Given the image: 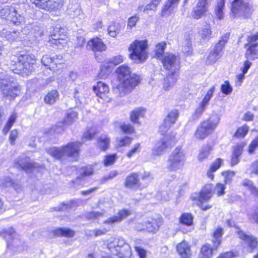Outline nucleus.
<instances>
[{"instance_id": "nucleus-1", "label": "nucleus", "mask_w": 258, "mask_h": 258, "mask_svg": "<svg viewBox=\"0 0 258 258\" xmlns=\"http://www.w3.org/2000/svg\"><path fill=\"white\" fill-rule=\"evenodd\" d=\"M119 84L113 86V91L118 96H123L131 93L139 84L140 77L136 74H131V71L126 64L118 67L116 71Z\"/></svg>"}, {"instance_id": "nucleus-2", "label": "nucleus", "mask_w": 258, "mask_h": 258, "mask_svg": "<svg viewBox=\"0 0 258 258\" xmlns=\"http://www.w3.org/2000/svg\"><path fill=\"white\" fill-rule=\"evenodd\" d=\"M26 4L22 3L20 4L19 7L5 6L0 10L1 18L5 19L10 22V24L15 26H20L24 24L25 18L24 12Z\"/></svg>"}, {"instance_id": "nucleus-3", "label": "nucleus", "mask_w": 258, "mask_h": 258, "mask_svg": "<svg viewBox=\"0 0 258 258\" xmlns=\"http://www.w3.org/2000/svg\"><path fill=\"white\" fill-rule=\"evenodd\" d=\"M82 143L80 142H73L60 148L50 147L45 149L46 152L53 158L61 160L68 157L77 156Z\"/></svg>"}, {"instance_id": "nucleus-4", "label": "nucleus", "mask_w": 258, "mask_h": 258, "mask_svg": "<svg viewBox=\"0 0 258 258\" xmlns=\"http://www.w3.org/2000/svg\"><path fill=\"white\" fill-rule=\"evenodd\" d=\"M107 248L112 254L119 258H130L132 256L131 247L122 238H110Z\"/></svg>"}, {"instance_id": "nucleus-5", "label": "nucleus", "mask_w": 258, "mask_h": 258, "mask_svg": "<svg viewBox=\"0 0 258 258\" xmlns=\"http://www.w3.org/2000/svg\"><path fill=\"white\" fill-rule=\"evenodd\" d=\"M219 121L220 117L218 115L212 114L208 120L201 123L195 133L196 137L201 140L205 139L214 131Z\"/></svg>"}, {"instance_id": "nucleus-6", "label": "nucleus", "mask_w": 258, "mask_h": 258, "mask_svg": "<svg viewBox=\"0 0 258 258\" xmlns=\"http://www.w3.org/2000/svg\"><path fill=\"white\" fill-rule=\"evenodd\" d=\"M185 156L181 147H177L169 156L167 161V168L169 171H175L182 168Z\"/></svg>"}, {"instance_id": "nucleus-7", "label": "nucleus", "mask_w": 258, "mask_h": 258, "mask_svg": "<svg viewBox=\"0 0 258 258\" xmlns=\"http://www.w3.org/2000/svg\"><path fill=\"white\" fill-rule=\"evenodd\" d=\"M147 40H135L130 44L128 48L129 51L132 52L130 54L131 58L140 62L144 61L147 58Z\"/></svg>"}, {"instance_id": "nucleus-8", "label": "nucleus", "mask_w": 258, "mask_h": 258, "mask_svg": "<svg viewBox=\"0 0 258 258\" xmlns=\"http://www.w3.org/2000/svg\"><path fill=\"white\" fill-rule=\"evenodd\" d=\"M230 33L227 32L222 35L219 41L215 44L207 57V63L215 62L222 56V50L227 43L230 37Z\"/></svg>"}, {"instance_id": "nucleus-9", "label": "nucleus", "mask_w": 258, "mask_h": 258, "mask_svg": "<svg viewBox=\"0 0 258 258\" xmlns=\"http://www.w3.org/2000/svg\"><path fill=\"white\" fill-rule=\"evenodd\" d=\"M2 235L7 240V247L9 248H15L18 250L23 249L24 242L21 240L20 236L16 233L13 228L10 227L5 230Z\"/></svg>"}, {"instance_id": "nucleus-10", "label": "nucleus", "mask_w": 258, "mask_h": 258, "mask_svg": "<svg viewBox=\"0 0 258 258\" xmlns=\"http://www.w3.org/2000/svg\"><path fill=\"white\" fill-rule=\"evenodd\" d=\"M17 60L23 66V71L31 73L35 70L36 57L30 51H21L18 56Z\"/></svg>"}, {"instance_id": "nucleus-11", "label": "nucleus", "mask_w": 258, "mask_h": 258, "mask_svg": "<svg viewBox=\"0 0 258 258\" xmlns=\"http://www.w3.org/2000/svg\"><path fill=\"white\" fill-rule=\"evenodd\" d=\"M0 88L4 97L10 100L14 99L20 92L19 86L13 81H7L3 80V82H1Z\"/></svg>"}, {"instance_id": "nucleus-12", "label": "nucleus", "mask_w": 258, "mask_h": 258, "mask_svg": "<svg viewBox=\"0 0 258 258\" xmlns=\"http://www.w3.org/2000/svg\"><path fill=\"white\" fill-rule=\"evenodd\" d=\"M231 11L233 17L242 16L246 18L251 13V9L243 0H234L232 3Z\"/></svg>"}, {"instance_id": "nucleus-13", "label": "nucleus", "mask_w": 258, "mask_h": 258, "mask_svg": "<svg viewBox=\"0 0 258 258\" xmlns=\"http://www.w3.org/2000/svg\"><path fill=\"white\" fill-rule=\"evenodd\" d=\"M159 60L161 61L164 68L169 72H177L179 69V59L176 55L172 53L167 52Z\"/></svg>"}, {"instance_id": "nucleus-14", "label": "nucleus", "mask_w": 258, "mask_h": 258, "mask_svg": "<svg viewBox=\"0 0 258 258\" xmlns=\"http://www.w3.org/2000/svg\"><path fill=\"white\" fill-rule=\"evenodd\" d=\"M77 118V113L72 110H69L63 121L58 122L51 128V132L59 134L64 130L65 126L71 125Z\"/></svg>"}, {"instance_id": "nucleus-15", "label": "nucleus", "mask_w": 258, "mask_h": 258, "mask_svg": "<svg viewBox=\"0 0 258 258\" xmlns=\"http://www.w3.org/2000/svg\"><path fill=\"white\" fill-rule=\"evenodd\" d=\"M178 116V112L174 110L169 113L162 124L159 126V132L161 135H164L173 124Z\"/></svg>"}, {"instance_id": "nucleus-16", "label": "nucleus", "mask_w": 258, "mask_h": 258, "mask_svg": "<svg viewBox=\"0 0 258 258\" xmlns=\"http://www.w3.org/2000/svg\"><path fill=\"white\" fill-rule=\"evenodd\" d=\"M213 185L207 184L203 187L200 193H195L192 196L194 200H198L200 203L208 201L212 196Z\"/></svg>"}, {"instance_id": "nucleus-17", "label": "nucleus", "mask_w": 258, "mask_h": 258, "mask_svg": "<svg viewBox=\"0 0 258 258\" xmlns=\"http://www.w3.org/2000/svg\"><path fill=\"white\" fill-rule=\"evenodd\" d=\"M146 224V231L150 233H156L159 229L162 224L161 217L157 218L149 217L145 221Z\"/></svg>"}, {"instance_id": "nucleus-18", "label": "nucleus", "mask_w": 258, "mask_h": 258, "mask_svg": "<svg viewBox=\"0 0 258 258\" xmlns=\"http://www.w3.org/2000/svg\"><path fill=\"white\" fill-rule=\"evenodd\" d=\"M209 0H199L196 6L193 9L192 17L199 19L205 15L208 11Z\"/></svg>"}, {"instance_id": "nucleus-19", "label": "nucleus", "mask_w": 258, "mask_h": 258, "mask_svg": "<svg viewBox=\"0 0 258 258\" xmlns=\"http://www.w3.org/2000/svg\"><path fill=\"white\" fill-rule=\"evenodd\" d=\"M170 143L168 142V136L164 137L158 142L153 149V154L156 156L161 155L165 151Z\"/></svg>"}, {"instance_id": "nucleus-20", "label": "nucleus", "mask_w": 258, "mask_h": 258, "mask_svg": "<svg viewBox=\"0 0 258 258\" xmlns=\"http://www.w3.org/2000/svg\"><path fill=\"white\" fill-rule=\"evenodd\" d=\"M67 13L72 19H75L78 17H80L81 19L83 16L80 6L77 3L74 4L70 3L68 6Z\"/></svg>"}, {"instance_id": "nucleus-21", "label": "nucleus", "mask_w": 258, "mask_h": 258, "mask_svg": "<svg viewBox=\"0 0 258 258\" xmlns=\"http://www.w3.org/2000/svg\"><path fill=\"white\" fill-rule=\"evenodd\" d=\"M15 166L18 168H21L22 170L25 171L27 173H29L36 168L35 164L30 161L29 158H23L19 159Z\"/></svg>"}, {"instance_id": "nucleus-22", "label": "nucleus", "mask_w": 258, "mask_h": 258, "mask_svg": "<svg viewBox=\"0 0 258 258\" xmlns=\"http://www.w3.org/2000/svg\"><path fill=\"white\" fill-rule=\"evenodd\" d=\"M176 250L182 258H190L191 251L190 246L187 242L183 240L176 245Z\"/></svg>"}, {"instance_id": "nucleus-23", "label": "nucleus", "mask_w": 258, "mask_h": 258, "mask_svg": "<svg viewBox=\"0 0 258 258\" xmlns=\"http://www.w3.org/2000/svg\"><path fill=\"white\" fill-rule=\"evenodd\" d=\"M131 214V211L126 209H122L120 210L117 215L113 216L107 219L104 223L113 224L115 223L120 222Z\"/></svg>"}, {"instance_id": "nucleus-24", "label": "nucleus", "mask_w": 258, "mask_h": 258, "mask_svg": "<svg viewBox=\"0 0 258 258\" xmlns=\"http://www.w3.org/2000/svg\"><path fill=\"white\" fill-rule=\"evenodd\" d=\"M248 46L245 53V57L247 59L254 60L258 58V43H246L245 47Z\"/></svg>"}, {"instance_id": "nucleus-25", "label": "nucleus", "mask_w": 258, "mask_h": 258, "mask_svg": "<svg viewBox=\"0 0 258 258\" xmlns=\"http://www.w3.org/2000/svg\"><path fill=\"white\" fill-rule=\"evenodd\" d=\"M87 47L93 51H102L105 50L106 46L102 40L95 38L90 40L87 43Z\"/></svg>"}, {"instance_id": "nucleus-26", "label": "nucleus", "mask_w": 258, "mask_h": 258, "mask_svg": "<svg viewBox=\"0 0 258 258\" xmlns=\"http://www.w3.org/2000/svg\"><path fill=\"white\" fill-rule=\"evenodd\" d=\"M96 95L100 98L104 99L106 97V94L109 92L108 86L102 82H97L93 88Z\"/></svg>"}, {"instance_id": "nucleus-27", "label": "nucleus", "mask_w": 258, "mask_h": 258, "mask_svg": "<svg viewBox=\"0 0 258 258\" xmlns=\"http://www.w3.org/2000/svg\"><path fill=\"white\" fill-rule=\"evenodd\" d=\"M238 236L240 239L245 241L249 247L252 249L256 247L258 241L257 239L252 235H248L242 231H239L238 232Z\"/></svg>"}, {"instance_id": "nucleus-28", "label": "nucleus", "mask_w": 258, "mask_h": 258, "mask_svg": "<svg viewBox=\"0 0 258 258\" xmlns=\"http://www.w3.org/2000/svg\"><path fill=\"white\" fill-rule=\"evenodd\" d=\"M140 186L139 175L137 173H132L127 176L125 181V186L128 188H133Z\"/></svg>"}, {"instance_id": "nucleus-29", "label": "nucleus", "mask_w": 258, "mask_h": 258, "mask_svg": "<svg viewBox=\"0 0 258 258\" xmlns=\"http://www.w3.org/2000/svg\"><path fill=\"white\" fill-rule=\"evenodd\" d=\"M177 80V72H169L166 77L164 79L163 88L164 90H169L170 87L176 83Z\"/></svg>"}, {"instance_id": "nucleus-30", "label": "nucleus", "mask_w": 258, "mask_h": 258, "mask_svg": "<svg viewBox=\"0 0 258 258\" xmlns=\"http://www.w3.org/2000/svg\"><path fill=\"white\" fill-rule=\"evenodd\" d=\"M63 0H46L43 10L52 11L58 10L62 6Z\"/></svg>"}, {"instance_id": "nucleus-31", "label": "nucleus", "mask_w": 258, "mask_h": 258, "mask_svg": "<svg viewBox=\"0 0 258 258\" xmlns=\"http://www.w3.org/2000/svg\"><path fill=\"white\" fill-rule=\"evenodd\" d=\"M216 249L214 245L212 247L210 244L206 243L201 247L198 258H211L213 251Z\"/></svg>"}, {"instance_id": "nucleus-32", "label": "nucleus", "mask_w": 258, "mask_h": 258, "mask_svg": "<svg viewBox=\"0 0 258 258\" xmlns=\"http://www.w3.org/2000/svg\"><path fill=\"white\" fill-rule=\"evenodd\" d=\"M58 29V28H56V29L54 30V32L50 36L49 41L52 45L60 47L62 46V42L63 41V38L61 37V35Z\"/></svg>"}, {"instance_id": "nucleus-33", "label": "nucleus", "mask_w": 258, "mask_h": 258, "mask_svg": "<svg viewBox=\"0 0 258 258\" xmlns=\"http://www.w3.org/2000/svg\"><path fill=\"white\" fill-rule=\"evenodd\" d=\"M121 30V25L118 22H112L108 27V34L112 37H115L120 33Z\"/></svg>"}, {"instance_id": "nucleus-34", "label": "nucleus", "mask_w": 258, "mask_h": 258, "mask_svg": "<svg viewBox=\"0 0 258 258\" xmlns=\"http://www.w3.org/2000/svg\"><path fill=\"white\" fill-rule=\"evenodd\" d=\"M79 205V200H72L66 203H63L59 206L54 208L55 211H63L68 209L77 207Z\"/></svg>"}, {"instance_id": "nucleus-35", "label": "nucleus", "mask_w": 258, "mask_h": 258, "mask_svg": "<svg viewBox=\"0 0 258 258\" xmlns=\"http://www.w3.org/2000/svg\"><path fill=\"white\" fill-rule=\"evenodd\" d=\"M179 0H168L165 5L164 8L162 11V16H165L168 15L176 6Z\"/></svg>"}, {"instance_id": "nucleus-36", "label": "nucleus", "mask_w": 258, "mask_h": 258, "mask_svg": "<svg viewBox=\"0 0 258 258\" xmlns=\"http://www.w3.org/2000/svg\"><path fill=\"white\" fill-rule=\"evenodd\" d=\"M55 236H61L68 237H72L75 235L74 231L69 228H58L53 230Z\"/></svg>"}, {"instance_id": "nucleus-37", "label": "nucleus", "mask_w": 258, "mask_h": 258, "mask_svg": "<svg viewBox=\"0 0 258 258\" xmlns=\"http://www.w3.org/2000/svg\"><path fill=\"white\" fill-rule=\"evenodd\" d=\"M223 235V229L218 227L213 233L212 242L215 249H217L221 243V237Z\"/></svg>"}, {"instance_id": "nucleus-38", "label": "nucleus", "mask_w": 258, "mask_h": 258, "mask_svg": "<svg viewBox=\"0 0 258 258\" xmlns=\"http://www.w3.org/2000/svg\"><path fill=\"white\" fill-rule=\"evenodd\" d=\"M110 140L106 135H101L98 139L97 147L102 151H106L109 145Z\"/></svg>"}, {"instance_id": "nucleus-39", "label": "nucleus", "mask_w": 258, "mask_h": 258, "mask_svg": "<svg viewBox=\"0 0 258 258\" xmlns=\"http://www.w3.org/2000/svg\"><path fill=\"white\" fill-rule=\"evenodd\" d=\"M194 217L190 213H184L179 218V222L181 224L190 226L193 224Z\"/></svg>"}, {"instance_id": "nucleus-40", "label": "nucleus", "mask_w": 258, "mask_h": 258, "mask_svg": "<svg viewBox=\"0 0 258 258\" xmlns=\"http://www.w3.org/2000/svg\"><path fill=\"white\" fill-rule=\"evenodd\" d=\"M59 93L53 90L49 92L44 98V101L48 104H53L58 99Z\"/></svg>"}, {"instance_id": "nucleus-41", "label": "nucleus", "mask_w": 258, "mask_h": 258, "mask_svg": "<svg viewBox=\"0 0 258 258\" xmlns=\"http://www.w3.org/2000/svg\"><path fill=\"white\" fill-rule=\"evenodd\" d=\"M145 113V110L142 108H138L131 112L130 117L131 121L134 123H138L140 117H143Z\"/></svg>"}, {"instance_id": "nucleus-42", "label": "nucleus", "mask_w": 258, "mask_h": 258, "mask_svg": "<svg viewBox=\"0 0 258 258\" xmlns=\"http://www.w3.org/2000/svg\"><path fill=\"white\" fill-rule=\"evenodd\" d=\"M166 46V43L165 42H162L160 43H158L156 46V50H155V54L157 58L160 59L162 58L164 54V50Z\"/></svg>"}, {"instance_id": "nucleus-43", "label": "nucleus", "mask_w": 258, "mask_h": 258, "mask_svg": "<svg viewBox=\"0 0 258 258\" xmlns=\"http://www.w3.org/2000/svg\"><path fill=\"white\" fill-rule=\"evenodd\" d=\"M224 6L225 0L218 1L215 12L217 18L219 20H221L223 18L224 13L223 12V10Z\"/></svg>"}, {"instance_id": "nucleus-44", "label": "nucleus", "mask_w": 258, "mask_h": 258, "mask_svg": "<svg viewBox=\"0 0 258 258\" xmlns=\"http://www.w3.org/2000/svg\"><path fill=\"white\" fill-rule=\"evenodd\" d=\"M20 32L18 31H9L3 30L2 35H5V37L9 41H12L17 40L20 35Z\"/></svg>"}, {"instance_id": "nucleus-45", "label": "nucleus", "mask_w": 258, "mask_h": 258, "mask_svg": "<svg viewBox=\"0 0 258 258\" xmlns=\"http://www.w3.org/2000/svg\"><path fill=\"white\" fill-rule=\"evenodd\" d=\"M110 73V67L109 65L102 64L100 68V71L98 73V77L100 79L106 78Z\"/></svg>"}, {"instance_id": "nucleus-46", "label": "nucleus", "mask_w": 258, "mask_h": 258, "mask_svg": "<svg viewBox=\"0 0 258 258\" xmlns=\"http://www.w3.org/2000/svg\"><path fill=\"white\" fill-rule=\"evenodd\" d=\"M5 185L6 187L12 186L18 192L21 190L22 188V186L20 184L14 181L9 177L5 178Z\"/></svg>"}, {"instance_id": "nucleus-47", "label": "nucleus", "mask_w": 258, "mask_h": 258, "mask_svg": "<svg viewBox=\"0 0 258 258\" xmlns=\"http://www.w3.org/2000/svg\"><path fill=\"white\" fill-rule=\"evenodd\" d=\"M249 130V127L244 125L239 128H238L235 133L234 134V136L237 138H244L246 134H247Z\"/></svg>"}, {"instance_id": "nucleus-48", "label": "nucleus", "mask_w": 258, "mask_h": 258, "mask_svg": "<svg viewBox=\"0 0 258 258\" xmlns=\"http://www.w3.org/2000/svg\"><path fill=\"white\" fill-rule=\"evenodd\" d=\"M117 158L116 154H110L105 156L104 160V165L105 166L111 165L115 162Z\"/></svg>"}, {"instance_id": "nucleus-49", "label": "nucleus", "mask_w": 258, "mask_h": 258, "mask_svg": "<svg viewBox=\"0 0 258 258\" xmlns=\"http://www.w3.org/2000/svg\"><path fill=\"white\" fill-rule=\"evenodd\" d=\"M210 151V147L209 146L203 147L200 151L199 159L201 161L205 159L209 155Z\"/></svg>"}, {"instance_id": "nucleus-50", "label": "nucleus", "mask_w": 258, "mask_h": 258, "mask_svg": "<svg viewBox=\"0 0 258 258\" xmlns=\"http://www.w3.org/2000/svg\"><path fill=\"white\" fill-rule=\"evenodd\" d=\"M41 63L45 67H48L50 70H52V56L48 55H45L42 56Z\"/></svg>"}, {"instance_id": "nucleus-51", "label": "nucleus", "mask_w": 258, "mask_h": 258, "mask_svg": "<svg viewBox=\"0 0 258 258\" xmlns=\"http://www.w3.org/2000/svg\"><path fill=\"white\" fill-rule=\"evenodd\" d=\"M123 57L121 55H116L109 58L107 62L109 63L117 66L123 61Z\"/></svg>"}, {"instance_id": "nucleus-52", "label": "nucleus", "mask_w": 258, "mask_h": 258, "mask_svg": "<svg viewBox=\"0 0 258 258\" xmlns=\"http://www.w3.org/2000/svg\"><path fill=\"white\" fill-rule=\"evenodd\" d=\"M80 178H83L92 175L93 173V169L91 167H84L80 169Z\"/></svg>"}, {"instance_id": "nucleus-53", "label": "nucleus", "mask_w": 258, "mask_h": 258, "mask_svg": "<svg viewBox=\"0 0 258 258\" xmlns=\"http://www.w3.org/2000/svg\"><path fill=\"white\" fill-rule=\"evenodd\" d=\"M222 175L224 176L225 182L226 184L229 183L233 177L235 176V173L233 171L228 170L222 172Z\"/></svg>"}, {"instance_id": "nucleus-54", "label": "nucleus", "mask_w": 258, "mask_h": 258, "mask_svg": "<svg viewBox=\"0 0 258 258\" xmlns=\"http://www.w3.org/2000/svg\"><path fill=\"white\" fill-rule=\"evenodd\" d=\"M244 146L245 144L244 143H241L240 144H237L233 147L232 154L240 157L242 153L243 147Z\"/></svg>"}, {"instance_id": "nucleus-55", "label": "nucleus", "mask_w": 258, "mask_h": 258, "mask_svg": "<svg viewBox=\"0 0 258 258\" xmlns=\"http://www.w3.org/2000/svg\"><path fill=\"white\" fill-rule=\"evenodd\" d=\"M118 175V172L116 170H112L108 173L104 175L101 179L102 183H104L106 181L112 179Z\"/></svg>"}, {"instance_id": "nucleus-56", "label": "nucleus", "mask_w": 258, "mask_h": 258, "mask_svg": "<svg viewBox=\"0 0 258 258\" xmlns=\"http://www.w3.org/2000/svg\"><path fill=\"white\" fill-rule=\"evenodd\" d=\"M221 91L225 95H228L231 93L232 88L228 81H225L224 84L221 85Z\"/></svg>"}, {"instance_id": "nucleus-57", "label": "nucleus", "mask_w": 258, "mask_h": 258, "mask_svg": "<svg viewBox=\"0 0 258 258\" xmlns=\"http://www.w3.org/2000/svg\"><path fill=\"white\" fill-rule=\"evenodd\" d=\"M52 69H54L55 68H57V64H60L63 63L62 60V56L60 54L59 55H54L52 56Z\"/></svg>"}, {"instance_id": "nucleus-58", "label": "nucleus", "mask_w": 258, "mask_h": 258, "mask_svg": "<svg viewBox=\"0 0 258 258\" xmlns=\"http://www.w3.org/2000/svg\"><path fill=\"white\" fill-rule=\"evenodd\" d=\"M225 185L220 183H217L215 187L214 192L216 193L218 196H221L225 194Z\"/></svg>"}, {"instance_id": "nucleus-59", "label": "nucleus", "mask_w": 258, "mask_h": 258, "mask_svg": "<svg viewBox=\"0 0 258 258\" xmlns=\"http://www.w3.org/2000/svg\"><path fill=\"white\" fill-rule=\"evenodd\" d=\"M161 1V0H151V3L146 5L145 7L144 12L148 10H155Z\"/></svg>"}, {"instance_id": "nucleus-60", "label": "nucleus", "mask_w": 258, "mask_h": 258, "mask_svg": "<svg viewBox=\"0 0 258 258\" xmlns=\"http://www.w3.org/2000/svg\"><path fill=\"white\" fill-rule=\"evenodd\" d=\"M258 148V136L252 141L248 147V152L250 154L254 153L255 149Z\"/></svg>"}, {"instance_id": "nucleus-61", "label": "nucleus", "mask_w": 258, "mask_h": 258, "mask_svg": "<svg viewBox=\"0 0 258 258\" xmlns=\"http://www.w3.org/2000/svg\"><path fill=\"white\" fill-rule=\"evenodd\" d=\"M96 135V131L94 128L88 129L83 135V139L86 140H91Z\"/></svg>"}, {"instance_id": "nucleus-62", "label": "nucleus", "mask_w": 258, "mask_h": 258, "mask_svg": "<svg viewBox=\"0 0 258 258\" xmlns=\"http://www.w3.org/2000/svg\"><path fill=\"white\" fill-rule=\"evenodd\" d=\"M205 110V107L200 104V106L196 109L194 114L192 116V119H198L202 115Z\"/></svg>"}, {"instance_id": "nucleus-63", "label": "nucleus", "mask_w": 258, "mask_h": 258, "mask_svg": "<svg viewBox=\"0 0 258 258\" xmlns=\"http://www.w3.org/2000/svg\"><path fill=\"white\" fill-rule=\"evenodd\" d=\"M103 214L99 212H90L86 214V218L88 220L96 219L100 216H102Z\"/></svg>"}, {"instance_id": "nucleus-64", "label": "nucleus", "mask_w": 258, "mask_h": 258, "mask_svg": "<svg viewBox=\"0 0 258 258\" xmlns=\"http://www.w3.org/2000/svg\"><path fill=\"white\" fill-rule=\"evenodd\" d=\"M211 34H212V32H211V30L210 26H209V25L206 26L205 28L203 29L202 32L201 34L202 38L209 39V38L211 37Z\"/></svg>"}]
</instances>
